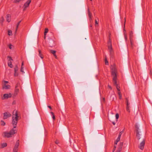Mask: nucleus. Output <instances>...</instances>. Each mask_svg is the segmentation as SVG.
I'll return each instance as SVG.
<instances>
[{
  "label": "nucleus",
  "instance_id": "f257e3e1",
  "mask_svg": "<svg viewBox=\"0 0 152 152\" xmlns=\"http://www.w3.org/2000/svg\"><path fill=\"white\" fill-rule=\"evenodd\" d=\"M141 124L140 123H136L135 124V131L136 133V136L137 138L139 140L142 141L140 143L139 148L142 150L143 149L144 146L145 144V137L142 136V137H140V135L139 134V132H140V129L141 128Z\"/></svg>",
  "mask_w": 152,
  "mask_h": 152
},
{
  "label": "nucleus",
  "instance_id": "f03ea898",
  "mask_svg": "<svg viewBox=\"0 0 152 152\" xmlns=\"http://www.w3.org/2000/svg\"><path fill=\"white\" fill-rule=\"evenodd\" d=\"M111 75L113 77V84L116 86L118 90V95H121L120 91V87L118 86L117 82V76L116 74V70L115 69H112L111 71Z\"/></svg>",
  "mask_w": 152,
  "mask_h": 152
},
{
  "label": "nucleus",
  "instance_id": "7ed1b4c3",
  "mask_svg": "<svg viewBox=\"0 0 152 152\" xmlns=\"http://www.w3.org/2000/svg\"><path fill=\"white\" fill-rule=\"evenodd\" d=\"M13 115H15V116H12V123L13 126V128H15L16 127V125L18 123V118L19 116L17 113V111L14 110L13 113Z\"/></svg>",
  "mask_w": 152,
  "mask_h": 152
},
{
  "label": "nucleus",
  "instance_id": "20e7f679",
  "mask_svg": "<svg viewBox=\"0 0 152 152\" xmlns=\"http://www.w3.org/2000/svg\"><path fill=\"white\" fill-rule=\"evenodd\" d=\"M17 131L14 129H12L9 132H3L4 135H3L4 137L9 138L12 137V135H14L16 133Z\"/></svg>",
  "mask_w": 152,
  "mask_h": 152
},
{
  "label": "nucleus",
  "instance_id": "39448f33",
  "mask_svg": "<svg viewBox=\"0 0 152 152\" xmlns=\"http://www.w3.org/2000/svg\"><path fill=\"white\" fill-rule=\"evenodd\" d=\"M21 88L20 83H18L16 84L14 91V95H17L18 94L19 92V89Z\"/></svg>",
  "mask_w": 152,
  "mask_h": 152
},
{
  "label": "nucleus",
  "instance_id": "423d86ee",
  "mask_svg": "<svg viewBox=\"0 0 152 152\" xmlns=\"http://www.w3.org/2000/svg\"><path fill=\"white\" fill-rule=\"evenodd\" d=\"M19 145V140H18L16 142V144L13 149V152H17L18 151V148Z\"/></svg>",
  "mask_w": 152,
  "mask_h": 152
},
{
  "label": "nucleus",
  "instance_id": "0eeeda50",
  "mask_svg": "<svg viewBox=\"0 0 152 152\" xmlns=\"http://www.w3.org/2000/svg\"><path fill=\"white\" fill-rule=\"evenodd\" d=\"M3 119H5L10 117L11 115L9 112H5L4 113Z\"/></svg>",
  "mask_w": 152,
  "mask_h": 152
},
{
  "label": "nucleus",
  "instance_id": "6e6552de",
  "mask_svg": "<svg viewBox=\"0 0 152 152\" xmlns=\"http://www.w3.org/2000/svg\"><path fill=\"white\" fill-rule=\"evenodd\" d=\"M31 0H28L24 4L23 7H24V9L23 10H25V9L28 7L29 5L30 4L31 2Z\"/></svg>",
  "mask_w": 152,
  "mask_h": 152
},
{
  "label": "nucleus",
  "instance_id": "1a4fd4ad",
  "mask_svg": "<svg viewBox=\"0 0 152 152\" xmlns=\"http://www.w3.org/2000/svg\"><path fill=\"white\" fill-rule=\"evenodd\" d=\"M18 70V68L17 65L15 66L14 68V75L15 76H17L18 75V73L17 72Z\"/></svg>",
  "mask_w": 152,
  "mask_h": 152
},
{
  "label": "nucleus",
  "instance_id": "9d476101",
  "mask_svg": "<svg viewBox=\"0 0 152 152\" xmlns=\"http://www.w3.org/2000/svg\"><path fill=\"white\" fill-rule=\"evenodd\" d=\"M88 16L89 18V19L90 20H92L91 16H92V14L91 12H90L89 11V8L88 9Z\"/></svg>",
  "mask_w": 152,
  "mask_h": 152
},
{
  "label": "nucleus",
  "instance_id": "9b49d317",
  "mask_svg": "<svg viewBox=\"0 0 152 152\" xmlns=\"http://www.w3.org/2000/svg\"><path fill=\"white\" fill-rule=\"evenodd\" d=\"M10 88V86L9 85H6L5 84H4V86H2V89H8Z\"/></svg>",
  "mask_w": 152,
  "mask_h": 152
},
{
  "label": "nucleus",
  "instance_id": "f8f14e48",
  "mask_svg": "<svg viewBox=\"0 0 152 152\" xmlns=\"http://www.w3.org/2000/svg\"><path fill=\"white\" fill-rule=\"evenodd\" d=\"M12 96H3L1 97V99L3 100L7 99L11 97Z\"/></svg>",
  "mask_w": 152,
  "mask_h": 152
},
{
  "label": "nucleus",
  "instance_id": "ddd939ff",
  "mask_svg": "<svg viewBox=\"0 0 152 152\" xmlns=\"http://www.w3.org/2000/svg\"><path fill=\"white\" fill-rule=\"evenodd\" d=\"M6 20L7 21L10 22L11 21V16L10 15H7L6 18Z\"/></svg>",
  "mask_w": 152,
  "mask_h": 152
},
{
  "label": "nucleus",
  "instance_id": "4468645a",
  "mask_svg": "<svg viewBox=\"0 0 152 152\" xmlns=\"http://www.w3.org/2000/svg\"><path fill=\"white\" fill-rule=\"evenodd\" d=\"M123 142H121L119 145V147L118 148V149L119 150L121 151L122 150V146H123Z\"/></svg>",
  "mask_w": 152,
  "mask_h": 152
},
{
  "label": "nucleus",
  "instance_id": "2eb2a0df",
  "mask_svg": "<svg viewBox=\"0 0 152 152\" xmlns=\"http://www.w3.org/2000/svg\"><path fill=\"white\" fill-rule=\"evenodd\" d=\"M50 52L53 54L56 58H57V56L56 54V51L54 50H50Z\"/></svg>",
  "mask_w": 152,
  "mask_h": 152
},
{
  "label": "nucleus",
  "instance_id": "dca6fc26",
  "mask_svg": "<svg viewBox=\"0 0 152 152\" xmlns=\"http://www.w3.org/2000/svg\"><path fill=\"white\" fill-rule=\"evenodd\" d=\"M129 104H130V103L129 102L126 103V109L127 111L129 112H130L129 110Z\"/></svg>",
  "mask_w": 152,
  "mask_h": 152
},
{
  "label": "nucleus",
  "instance_id": "f3484780",
  "mask_svg": "<svg viewBox=\"0 0 152 152\" xmlns=\"http://www.w3.org/2000/svg\"><path fill=\"white\" fill-rule=\"evenodd\" d=\"M48 29L47 28H46L45 29V32H44V38H45H45L46 34L48 32Z\"/></svg>",
  "mask_w": 152,
  "mask_h": 152
},
{
  "label": "nucleus",
  "instance_id": "a211bd4d",
  "mask_svg": "<svg viewBox=\"0 0 152 152\" xmlns=\"http://www.w3.org/2000/svg\"><path fill=\"white\" fill-rule=\"evenodd\" d=\"M115 119L114 116H113L110 115V117L108 118L109 120L110 121H112L113 119Z\"/></svg>",
  "mask_w": 152,
  "mask_h": 152
},
{
  "label": "nucleus",
  "instance_id": "6ab92c4d",
  "mask_svg": "<svg viewBox=\"0 0 152 152\" xmlns=\"http://www.w3.org/2000/svg\"><path fill=\"white\" fill-rule=\"evenodd\" d=\"M133 32L132 31H130L129 35L130 39H132V38L133 37Z\"/></svg>",
  "mask_w": 152,
  "mask_h": 152
},
{
  "label": "nucleus",
  "instance_id": "aec40b11",
  "mask_svg": "<svg viewBox=\"0 0 152 152\" xmlns=\"http://www.w3.org/2000/svg\"><path fill=\"white\" fill-rule=\"evenodd\" d=\"M38 52H39V56L41 57V58L42 59L43 58V57L42 56V54L41 53V51L40 50H38Z\"/></svg>",
  "mask_w": 152,
  "mask_h": 152
},
{
  "label": "nucleus",
  "instance_id": "412c9836",
  "mask_svg": "<svg viewBox=\"0 0 152 152\" xmlns=\"http://www.w3.org/2000/svg\"><path fill=\"white\" fill-rule=\"evenodd\" d=\"M4 19L3 17H2L0 19V23H1V24L2 25H3V23L4 21Z\"/></svg>",
  "mask_w": 152,
  "mask_h": 152
},
{
  "label": "nucleus",
  "instance_id": "4be33fe9",
  "mask_svg": "<svg viewBox=\"0 0 152 152\" xmlns=\"http://www.w3.org/2000/svg\"><path fill=\"white\" fill-rule=\"evenodd\" d=\"M7 146V144L6 143H3L1 144L2 148H4Z\"/></svg>",
  "mask_w": 152,
  "mask_h": 152
},
{
  "label": "nucleus",
  "instance_id": "5701e85b",
  "mask_svg": "<svg viewBox=\"0 0 152 152\" xmlns=\"http://www.w3.org/2000/svg\"><path fill=\"white\" fill-rule=\"evenodd\" d=\"M21 22V21L20 20L17 23V25H16V29H15V32H16V31H17L18 28V26L19 25Z\"/></svg>",
  "mask_w": 152,
  "mask_h": 152
},
{
  "label": "nucleus",
  "instance_id": "b1692460",
  "mask_svg": "<svg viewBox=\"0 0 152 152\" xmlns=\"http://www.w3.org/2000/svg\"><path fill=\"white\" fill-rule=\"evenodd\" d=\"M123 132H124L123 130L120 132V133H119L118 137V138L119 139H120V137H121V136L122 134L123 133Z\"/></svg>",
  "mask_w": 152,
  "mask_h": 152
},
{
  "label": "nucleus",
  "instance_id": "393cba45",
  "mask_svg": "<svg viewBox=\"0 0 152 152\" xmlns=\"http://www.w3.org/2000/svg\"><path fill=\"white\" fill-rule=\"evenodd\" d=\"M124 31H125V32H124V38H125V40H126L127 39V35H126V34L125 33V28H124Z\"/></svg>",
  "mask_w": 152,
  "mask_h": 152
},
{
  "label": "nucleus",
  "instance_id": "a878e982",
  "mask_svg": "<svg viewBox=\"0 0 152 152\" xmlns=\"http://www.w3.org/2000/svg\"><path fill=\"white\" fill-rule=\"evenodd\" d=\"M8 65L10 68H12L13 67V65L12 64V62L11 61H10V62H8Z\"/></svg>",
  "mask_w": 152,
  "mask_h": 152
},
{
  "label": "nucleus",
  "instance_id": "bb28decb",
  "mask_svg": "<svg viewBox=\"0 0 152 152\" xmlns=\"http://www.w3.org/2000/svg\"><path fill=\"white\" fill-rule=\"evenodd\" d=\"M5 123L3 120L1 121V125L2 126H4L5 125Z\"/></svg>",
  "mask_w": 152,
  "mask_h": 152
},
{
  "label": "nucleus",
  "instance_id": "cd10ccee",
  "mask_svg": "<svg viewBox=\"0 0 152 152\" xmlns=\"http://www.w3.org/2000/svg\"><path fill=\"white\" fill-rule=\"evenodd\" d=\"M108 48L110 50V53H111L112 52V45H108Z\"/></svg>",
  "mask_w": 152,
  "mask_h": 152
},
{
  "label": "nucleus",
  "instance_id": "c85d7f7f",
  "mask_svg": "<svg viewBox=\"0 0 152 152\" xmlns=\"http://www.w3.org/2000/svg\"><path fill=\"white\" fill-rule=\"evenodd\" d=\"M120 139H119L118 138H117V140H116L115 141V142H114V144L117 145V142H118L120 141Z\"/></svg>",
  "mask_w": 152,
  "mask_h": 152
},
{
  "label": "nucleus",
  "instance_id": "c756f323",
  "mask_svg": "<svg viewBox=\"0 0 152 152\" xmlns=\"http://www.w3.org/2000/svg\"><path fill=\"white\" fill-rule=\"evenodd\" d=\"M21 1V0H15L13 1V3H18Z\"/></svg>",
  "mask_w": 152,
  "mask_h": 152
},
{
  "label": "nucleus",
  "instance_id": "7c9ffc66",
  "mask_svg": "<svg viewBox=\"0 0 152 152\" xmlns=\"http://www.w3.org/2000/svg\"><path fill=\"white\" fill-rule=\"evenodd\" d=\"M108 45H112L111 43V41L110 39H109L108 41Z\"/></svg>",
  "mask_w": 152,
  "mask_h": 152
},
{
  "label": "nucleus",
  "instance_id": "2f4dec72",
  "mask_svg": "<svg viewBox=\"0 0 152 152\" xmlns=\"http://www.w3.org/2000/svg\"><path fill=\"white\" fill-rule=\"evenodd\" d=\"M115 117H116V119L117 120V119L119 118V115L118 114L116 113L115 114Z\"/></svg>",
  "mask_w": 152,
  "mask_h": 152
},
{
  "label": "nucleus",
  "instance_id": "473e14b6",
  "mask_svg": "<svg viewBox=\"0 0 152 152\" xmlns=\"http://www.w3.org/2000/svg\"><path fill=\"white\" fill-rule=\"evenodd\" d=\"M8 35L10 36L12 35V31H8Z\"/></svg>",
  "mask_w": 152,
  "mask_h": 152
},
{
  "label": "nucleus",
  "instance_id": "72a5a7b5",
  "mask_svg": "<svg viewBox=\"0 0 152 152\" xmlns=\"http://www.w3.org/2000/svg\"><path fill=\"white\" fill-rule=\"evenodd\" d=\"M23 70V66H21V69H20V71L23 73H24V72Z\"/></svg>",
  "mask_w": 152,
  "mask_h": 152
},
{
  "label": "nucleus",
  "instance_id": "f704fd0d",
  "mask_svg": "<svg viewBox=\"0 0 152 152\" xmlns=\"http://www.w3.org/2000/svg\"><path fill=\"white\" fill-rule=\"evenodd\" d=\"M105 64L107 65L108 64V62L106 58H105Z\"/></svg>",
  "mask_w": 152,
  "mask_h": 152
},
{
  "label": "nucleus",
  "instance_id": "c9c22d12",
  "mask_svg": "<svg viewBox=\"0 0 152 152\" xmlns=\"http://www.w3.org/2000/svg\"><path fill=\"white\" fill-rule=\"evenodd\" d=\"M125 99H126V103L128 102H129V99H128V97L125 98Z\"/></svg>",
  "mask_w": 152,
  "mask_h": 152
},
{
  "label": "nucleus",
  "instance_id": "e433bc0d",
  "mask_svg": "<svg viewBox=\"0 0 152 152\" xmlns=\"http://www.w3.org/2000/svg\"><path fill=\"white\" fill-rule=\"evenodd\" d=\"M130 43H131V46L132 47L133 45V42H132V39H130Z\"/></svg>",
  "mask_w": 152,
  "mask_h": 152
},
{
  "label": "nucleus",
  "instance_id": "4c0bfd02",
  "mask_svg": "<svg viewBox=\"0 0 152 152\" xmlns=\"http://www.w3.org/2000/svg\"><path fill=\"white\" fill-rule=\"evenodd\" d=\"M7 57L8 58H9V61H12V57L10 56H8Z\"/></svg>",
  "mask_w": 152,
  "mask_h": 152
},
{
  "label": "nucleus",
  "instance_id": "58836bf2",
  "mask_svg": "<svg viewBox=\"0 0 152 152\" xmlns=\"http://www.w3.org/2000/svg\"><path fill=\"white\" fill-rule=\"evenodd\" d=\"M98 22L96 21V20H95V26H96V25H98Z\"/></svg>",
  "mask_w": 152,
  "mask_h": 152
},
{
  "label": "nucleus",
  "instance_id": "ea45409f",
  "mask_svg": "<svg viewBox=\"0 0 152 152\" xmlns=\"http://www.w3.org/2000/svg\"><path fill=\"white\" fill-rule=\"evenodd\" d=\"M4 84H5L6 85V84L7 83H8V81L5 80L4 81Z\"/></svg>",
  "mask_w": 152,
  "mask_h": 152
},
{
  "label": "nucleus",
  "instance_id": "a19ab883",
  "mask_svg": "<svg viewBox=\"0 0 152 152\" xmlns=\"http://www.w3.org/2000/svg\"><path fill=\"white\" fill-rule=\"evenodd\" d=\"M52 118L53 119V120H55V115H52Z\"/></svg>",
  "mask_w": 152,
  "mask_h": 152
},
{
  "label": "nucleus",
  "instance_id": "79ce46f5",
  "mask_svg": "<svg viewBox=\"0 0 152 152\" xmlns=\"http://www.w3.org/2000/svg\"><path fill=\"white\" fill-rule=\"evenodd\" d=\"M108 87L110 88V89H112V87L111 86H110L109 85H108Z\"/></svg>",
  "mask_w": 152,
  "mask_h": 152
},
{
  "label": "nucleus",
  "instance_id": "37998d69",
  "mask_svg": "<svg viewBox=\"0 0 152 152\" xmlns=\"http://www.w3.org/2000/svg\"><path fill=\"white\" fill-rule=\"evenodd\" d=\"M116 147V146H114V148H113V152H114L115 151V149Z\"/></svg>",
  "mask_w": 152,
  "mask_h": 152
},
{
  "label": "nucleus",
  "instance_id": "c03bdc74",
  "mask_svg": "<svg viewBox=\"0 0 152 152\" xmlns=\"http://www.w3.org/2000/svg\"><path fill=\"white\" fill-rule=\"evenodd\" d=\"M50 113L51 114L52 116L53 115H54V113L53 112H51Z\"/></svg>",
  "mask_w": 152,
  "mask_h": 152
},
{
  "label": "nucleus",
  "instance_id": "a18cd8bd",
  "mask_svg": "<svg viewBox=\"0 0 152 152\" xmlns=\"http://www.w3.org/2000/svg\"><path fill=\"white\" fill-rule=\"evenodd\" d=\"M12 45H10L9 46V48L10 49H12Z\"/></svg>",
  "mask_w": 152,
  "mask_h": 152
},
{
  "label": "nucleus",
  "instance_id": "49530a36",
  "mask_svg": "<svg viewBox=\"0 0 152 152\" xmlns=\"http://www.w3.org/2000/svg\"><path fill=\"white\" fill-rule=\"evenodd\" d=\"M55 143L57 144H58V143H59V142H58V141H57V140H56L55 142Z\"/></svg>",
  "mask_w": 152,
  "mask_h": 152
},
{
  "label": "nucleus",
  "instance_id": "de8ad7c7",
  "mask_svg": "<svg viewBox=\"0 0 152 152\" xmlns=\"http://www.w3.org/2000/svg\"><path fill=\"white\" fill-rule=\"evenodd\" d=\"M3 95H11V94H4Z\"/></svg>",
  "mask_w": 152,
  "mask_h": 152
},
{
  "label": "nucleus",
  "instance_id": "09e8293b",
  "mask_svg": "<svg viewBox=\"0 0 152 152\" xmlns=\"http://www.w3.org/2000/svg\"><path fill=\"white\" fill-rule=\"evenodd\" d=\"M102 100H103V101L104 102H105V98L104 97H103L102 98Z\"/></svg>",
  "mask_w": 152,
  "mask_h": 152
},
{
  "label": "nucleus",
  "instance_id": "8fccbe9b",
  "mask_svg": "<svg viewBox=\"0 0 152 152\" xmlns=\"http://www.w3.org/2000/svg\"><path fill=\"white\" fill-rule=\"evenodd\" d=\"M119 98L120 99H122V96H119Z\"/></svg>",
  "mask_w": 152,
  "mask_h": 152
},
{
  "label": "nucleus",
  "instance_id": "3c124183",
  "mask_svg": "<svg viewBox=\"0 0 152 152\" xmlns=\"http://www.w3.org/2000/svg\"><path fill=\"white\" fill-rule=\"evenodd\" d=\"M48 107L50 108V109H51V107L50 106H48Z\"/></svg>",
  "mask_w": 152,
  "mask_h": 152
},
{
  "label": "nucleus",
  "instance_id": "603ef678",
  "mask_svg": "<svg viewBox=\"0 0 152 152\" xmlns=\"http://www.w3.org/2000/svg\"><path fill=\"white\" fill-rule=\"evenodd\" d=\"M121 151L119 150L118 149L117 151H116L115 152H120Z\"/></svg>",
  "mask_w": 152,
  "mask_h": 152
},
{
  "label": "nucleus",
  "instance_id": "864d4df0",
  "mask_svg": "<svg viewBox=\"0 0 152 152\" xmlns=\"http://www.w3.org/2000/svg\"><path fill=\"white\" fill-rule=\"evenodd\" d=\"M112 123L114 125H115V122L113 121H112Z\"/></svg>",
  "mask_w": 152,
  "mask_h": 152
},
{
  "label": "nucleus",
  "instance_id": "5fc2aeb1",
  "mask_svg": "<svg viewBox=\"0 0 152 152\" xmlns=\"http://www.w3.org/2000/svg\"><path fill=\"white\" fill-rule=\"evenodd\" d=\"M23 64H24L23 62H22V63L21 66H23Z\"/></svg>",
  "mask_w": 152,
  "mask_h": 152
},
{
  "label": "nucleus",
  "instance_id": "6e6d98bb",
  "mask_svg": "<svg viewBox=\"0 0 152 152\" xmlns=\"http://www.w3.org/2000/svg\"><path fill=\"white\" fill-rule=\"evenodd\" d=\"M53 46V45H50V47H52V46Z\"/></svg>",
  "mask_w": 152,
  "mask_h": 152
},
{
  "label": "nucleus",
  "instance_id": "4d7b16f0",
  "mask_svg": "<svg viewBox=\"0 0 152 152\" xmlns=\"http://www.w3.org/2000/svg\"><path fill=\"white\" fill-rule=\"evenodd\" d=\"M90 27H92V25H90Z\"/></svg>",
  "mask_w": 152,
  "mask_h": 152
},
{
  "label": "nucleus",
  "instance_id": "13d9d810",
  "mask_svg": "<svg viewBox=\"0 0 152 152\" xmlns=\"http://www.w3.org/2000/svg\"><path fill=\"white\" fill-rule=\"evenodd\" d=\"M53 42V41L52 40H51V42Z\"/></svg>",
  "mask_w": 152,
  "mask_h": 152
},
{
  "label": "nucleus",
  "instance_id": "bf43d9fd",
  "mask_svg": "<svg viewBox=\"0 0 152 152\" xmlns=\"http://www.w3.org/2000/svg\"><path fill=\"white\" fill-rule=\"evenodd\" d=\"M90 1H92V0H90Z\"/></svg>",
  "mask_w": 152,
  "mask_h": 152
}]
</instances>
